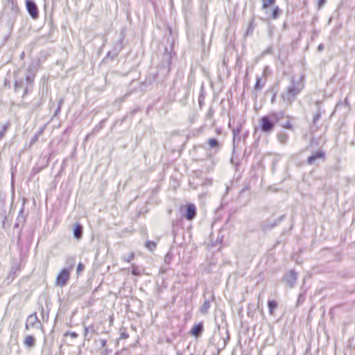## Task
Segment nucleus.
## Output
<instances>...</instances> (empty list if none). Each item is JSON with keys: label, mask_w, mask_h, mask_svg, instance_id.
I'll return each mask as SVG.
<instances>
[{"label": "nucleus", "mask_w": 355, "mask_h": 355, "mask_svg": "<svg viewBox=\"0 0 355 355\" xmlns=\"http://www.w3.org/2000/svg\"><path fill=\"white\" fill-rule=\"evenodd\" d=\"M303 76L297 78L293 77L289 85L281 94L282 99L286 104L291 105L293 101H295L297 95H299L304 89V83L303 82Z\"/></svg>", "instance_id": "nucleus-1"}, {"label": "nucleus", "mask_w": 355, "mask_h": 355, "mask_svg": "<svg viewBox=\"0 0 355 355\" xmlns=\"http://www.w3.org/2000/svg\"><path fill=\"white\" fill-rule=\"evenodd\" d=\"M284 117L289 118L286 116L283 111L272 112L268 114L262 116L259 121V125L261 131L265 134H270L274 128L275 123L280 121Z\"/></svg>", "instance_id": "nucleus-2"}, {"label": "nucleus", "mask_w": 355, "mask_h": 355, "mask_svg": "<svg viewBox=\"0 0 355 355\" xmlns=\"http://www.w3.org/2000/svg\"><path fill=\"white\" fill-rule=\"evenodd\" d=\"M35 73L33 72V68L31 66L27 69L25 79H21L20 80H15V92H17L20 89H24L23 96H26L28 93L29 86L32 85L34 81Z\"/></svg>", "instance_id": "nucleus-3"}, {"label": "nucleus", "mask_w": 355, "mask_h": 355, "mask_svg": "<svg viewBox=\"0 0 355 355\" xmlns=\"http://www.w3.org/2000/svg\"><path fill=\"white\" fill-rule=\"evenodd\" d=\"M72 268L73 264H71L69 268H64L60 270L55 279L56 286L63 287L67 285L69 280L70 273Z\"/></svg>", "instance_id": "nucleus-4"}, {"label": "nucleus", "mask_w": 355, "mask_h": 355, "mask_svg": "<svg viewBox=\"0 0 355 355\" xmlns=\"http://www.w3.org/2000/svg\"><path fill=\"white\" fill-rule=\"evenodd\" d=\"M26 8L33 19L36 20L39 18V10L34 1L26 0Z\"/></svg>", "instance_id": "nucleus-5"}, {"label": "nucleus", "mask_w": 355, "mask_h": 355, "mask_svg": "<svg viewBox=\"0 0 355 355\" xmlns=\"http://www.w3.org/2000/svg\"><path fill=\"white\" fill-rule=\"evenodd\" d=\"M37 324H40V322L37 316V313H33L28 316L25 324V329L30 330L31 328H34Z\"/></svg>", "instance_id": "nucleus-6"}, {"label": "nucleus", "mask_w": 355, "mask_h": 355, "mask_svg": "<svg viewBox=\"0 0 355 355\" xmlns=\"http://www.w3.org/2000/svg\"><path fill=\"white\" fill-rule=\"evenodd\" d=\"M325 153L324 151L319 150L313 153L311 155H310L307 159V164L309 165H313L316 163V162L319 159L324 160Z\"/></svg>", "instance_id": "nucleus-7"}, {"label": "nucleus", "mask_w": 355, "mask_h": 355, "mask_svg": "<svg viewBox=\"0 0 355 355\" xmlns=\"http://www.w3.org/2000/svg\"><path fill=\"white\" fill-rule=\"evenodd\" d=\"M284 279L290 288H293L297 279V275L294 270H291L284 275Z\"/></svg>", "instance_id": "nucleus-8"}, {"label": "nucleus", "mask_w": 355, "mask_h": 355, "mask_svg": "<svg viewBox=\"0 0 355 355\" xmlns=\"http://www.w3.org/2000/svg\"><path fill=\"white\" fill-rule=\"evenodd\" d=\"M196 216V208L194 205L189 204L187 206L184 217L188 220H193Z\"/></svg>", "instance_id": "nucleus-9"}, {"label": "nucleus", "mask_w": 355, "mask_h": 355, "mask_svg": "<svg viewBox=\"0 0 355 355\" xmlns=\"http://www.w3.org/2000/svg\"><path fill=\"white\" fill-rule=\"evenodd\" d=\"M83 227L79 223H76L73 229V237L78 240L80 239L83 236Z\"/></svg>", "instance_id": "nucleus-10"}, {"label": "nucleus", "mask_w": 355, "mask_h": 355, "mask_svg": "<svg viewBox=\"0 0 355 355\" xmlns=\"http://www.w3.org/2000/svg\"><path fill=\"white\" fill-rule=\"evenodd\" d=\"M123 49V37H121L113 46V54L112 60L114 59Z\"/></svg>", "instance_id": "nucleus-11"}, {"label": "nucleus", "mask_w": 355, "mask_h": 355, "mask_svg": "<svg viewBox=\"0 0 355 355\" xmlns=\"http://www.w3.org/2000/svg\"><path fill=\"white\" fill-rule=\"evenodd\" d=\"M35 338L31 335H27L24 340V345L26 347L31 349L35 346Z\"/></svg>", "instance_id": "nucleus-12"}, {"label": "nucleus", "mask_w": 355, "mask_h": 355, "mask_svg": "<svg viewBox=\"0 0 355 355\" xmlns=\"http://www.w3.org/2000/svg\"><path fill=\"white\" fill-rule=\"evenodd\" d=\"M203 331V326L201 323L195 324L191 329V334L196 337L199 336Z\"/></svg>", "instance_id": "nucleus-13"}, {"label": "nucleus", "mask_w": 355, "mask_h": 355, "mask_svg": "<svg viewBox=\"0 0 355 355\" xmlns=\"http://www.w3.org/2000/svg\"><path fill=\"white\" fill-rule=\"evenodd\" d=\"M277 139L282 144H286L288 139V135L286 132H281L277 134Z\"/></svg>", "instance_id": "nucleus-14"}, {"label": "nucleus", "mask_w": 355, "mask_h": 355, "mask_svg": "<svg viewBox=\"0 0 355 355\" xmlns=\"http://www.w3.org/2000/svg\"><path fill=\"white\" fill-rule=\"evenodd\" d=\"M277 306V303L275 300H271L268 302V307L270 315L274 314V311Z\"/></svg>", "instance_id": "nucleus-15"}, {"label": "nucleus", "mask_w": 355, "mask_h": 355, "mask_svg": "<svg viewBox=\"0 0 355 355\" xmlns=\"http://www.w3.org/2000/svg\"><path fill=\"white\" fill-rule=\"evenodd\" d=\"M210 308V301L209 300H205L202 305L200 308V311L201 313L205 314L207 312L209 309Z\"/></svg>", "instance_id": "nucleus-16"}, {"label": "nucleus", "mask_w": 355, "mask_h": 355, "mask_svg": "<svg viewBox=\"0 0 355 355\" xmlns=\"http://www.w3.org/2000/svg\"><path fill=\"white\" fill-rule=\"evenodd\" d=\"M131 273L135 276H139L141 275V270L138 266L132 263L131 266Z\"/></svg>", "instance_id": "nucleus-17"}, {"label": "nucleus", "mask_w": 355, "mask_h": 355, "mask_svg": "<svg viewBox=\"0 0 355 355\" xmlns=\"http://www.w3.org/2000/svg\"><path fill=\"white\" fill-rule=\"evenodd\" d=\"M25 220H26V218H25V216L24 215V208L22 207L18 214V216L17 218V221L21 224H24L25 223Z\"/></svg>", "instance_id": "nucleus-18"}, {"label": "nucleus", "mask_w": 355, "mask_h": 355, "mask_svg": "<svg viewBox=\"0 0 355 355\" xmlns=\"http://www.w3.org/2000/svg\"><path fill=\"white\" fill-rule=\"evenodd\" d=\"M145 246L150 250V251H153L155 250L156 247H157V244L154 241H148L146 242V244H145Z\"/></svg>", "instance_id": "nucleus-19"}, {"label": "nucleus", "mask_w": 355, "mask_h": 355, "mask_svg": "<svg viewBox=\"0 0 355 355\" xmlns=\"http://www.w3.org/2000/svg\"><path fill=\"white\" fill-rule=\"evenodd\" d=\"M43 130H44V128H42L40 129L35 135L34 137L32 138L31 141V144L33 145V144H35V142L37 141V140L39 139V137L42 134L43 132Z\"/></svg>", "instance_id": "nucleus-20"}, {"label": "nucleus", "mask_w": 355, "mask_h": 355, "mask_svg": "<svg viewBox=\"0 0 355 355\" xmlns=\"http://www.w3.org/2000/svg\"><path fill=\"white\" fill-rule=\"evenodd\" d=\"M9 124H5L1 127L0 130V139L3 138L8 131Z\"/></svg>", "instance_id": "nucleus-21"}, {"label": "nucleus", "mask_w": 355, "mask_h": 355, "mask_svg": "<svg viewBox=\"0 0 355 355\" xmlns=\"http://www.w3.org/2000/svg\"><path fill=\"white\" fill-rule=\"evenodd\" d=\"M214 111L211 108H209V111L206 114V121H209L210 125H214V122H212V116H213Z\"/></svg>", "instance_id": "nucleus-22"}, {"label": "nucleus", "mask_w": 355, "mask_h": 355, "mask_svg": "<svg viewBox=\"0 0 355 355\" xmlns=\"http://www.w3.org/2000/svg\"><path fill=\"white\" fill-rule=\"evenodd\" d=\"M276 0H261L262 9L267 8L269 6L272 5Z\"/></svg>", "instance_id": "nucleus-23"}, {"label": "nucleus", "mask_w": 355, "mask_h": 355, "mask_svg": "<svg viewBox=\"0 0 355 355\" xmlns=\"http://www.w3.org/2000/svg\"><path fill=\"white\" fill-rule=\"evenodd\" d=\"M281 13L280 9L277 6L274 8L272 12V18L273 19H277Z\"/></svg>", "instance_id": "nucleus-24"}, {"label": "nucleus", "mask_w": 355, "mask_h": 355, "mask_svg": "<svg viewBox=\"0 0 355 355\" xmlns=\"http://www.w3.org/2000/svg\"><path fill=\"white\" fill-rule=\"evenodd\" d=\"M263 85H261V78L257 77L256 83L254 85V89L257 91H259L262 89Z\"/></svg>", "instance_id": "nucleus-25"}, {"label": "nucleus", "mask_w": 355, "mask_h": 355, "mask_svg": "<svg viewBox=\"0 0 355 355\" xmlns=\"http://www.w3.org/2000/svg\"><path fill=\"white\" fill-rule=\"evenodd\" d=\"M204 99H205V96H204V94H203V89L202 87L200 94H199V96H198V104L200 107H202V105L203 104Z\"/></svg>", "instance_id": "nucleus-26"}, {"label": "nucleus", "mask_w": 355, "mask_h": 355, "mask_svg": "<svg viewBox=\"0 0 355 355\" xmlns=\"http://www.w3.org/2000/svg\"><path fill=\"white\" fill-rule=\"evenodd\" d=\"M63 102H64V99L63 98H60L59 100V101H58V107H57V109H56V110H55V113L53 114V116H56L59 114V112H60V110H61V105L63 103Z\"/></svg>", "instance_id": "nucleus-27"}, {"label": "nucleus", "mask_w": 355, "mask_h": 355, "mask_svg": "<svg viewBox=\"0 0 355 355\" xmlns=\"http://www.w3.org/2000/svg\"><path fill=\"white\" fill-rule=\"evenodd\" d=\"M208 144H209V146L212 147V148L218 146L219 145L218 141L216 139H214V138L210 139L208 141Z\"/></svg>", "instance_id": "nucleus-28"}, {"label": "nucleus", "mask_w": 355, "mask_h": 355, "mask_svg": "<svg viewBox=\"0 0 355 355\" xmlns=\"http://www.w3.org/2000/svg\"><path fill=\"white\" fill-rule=\"evenodd\" d=\"M320 118H321V114L319 112L315 113L313 115V124L315 125L316 124V123L320 119Z\"/></svg>", "instance_id": "nucleus-29"}, {"label": "nucleus", "mask_w": 355, "mask_h": 355, "mask_svg": "<svg viewBox=\"0 0 355 355\" xmlns=\"http://www.w3.org/2000/svg\"><path fill=\"white\" fill-rule=\"evenodd\" d=\"M129 337V334L126 332L125 329H121L120 339H127Z\"/></svg>", "instance_id": "nucleus-30"}, {"label": "nucleus", "mask_w": 355, "mask_h": 355, "mask_svg": "<svg viewBox=\"0 0 355 355\" xmlns=\"http://www.w3.org/2000/svg\"><path fill=\"white\" fill-rule=\"evenodd\" d=\"M135 257V252H132L128 257H123V260L125 262L130 263Z\"/></svg>", "instance_id": "nucleus-31"}, {"label": "nucleus", "mask_w": 355, "mask_h": 355, "mask_svg": "<svg viewBox=\"0 0 355 355\" xmlns=\"http://www.w3.org/2000/svg\"><path fill=\"white\" fill-rule=\"evenodd\" d=\"M84 268H85L84 264L82 263L81 262H80L77 266V274L78 275L80 274L83 271Z\"/></svg>", "instance_id": "nucleus-32"}, {"label": "nucleus", "mask_w": 355, "mask_h": 355, "mask_svg": "<svg viewBox=\"0 0 355 355\" xmlns=\"http://www.w3.org/2000/svg\"><path fill=\"white\" fill-rule=\"evenodd\" d=\"M282 126L284 128H286V129H288L290 130H293V125L291 124V123L290 122V121H288L286 122V123L282 125Z\"/></svg>", "instance_id": "nucleus-33"}, {"label": "nucleus", "mask_w": 355, "mask_h": 355, "mask_svg": "<svg viewBox=\"0 0 355 355\" xmlns=\"http://www.w3.org/2000/svg\"><path fill=\"white\" fill-rule=\"evenodd\" d=\"M232 134H233L234 138H235L236 136L239 135L240 128H232Z\"/></svg>", "instance_id": "nucleus-34"}, {"label": "nucleus", "mask_w": 355, "mask_h": 355, "mask_svg": "<svg viewBox=\"0 0 355 355\" xmlns=\"http://www.w3.org/2000/svg\"><path fill=\"white\" fill-rule=\"evenodd\" d=\"M284 218H285V216H284V215H283V216H280V217L277 219V222H275V223H272V224H270V227H274V226L277 225L278 223H280V222H281V221H282Z\"/></svg>", "instance_id": "nucleus-35"}, {"label": "nucleus", "mask_w": 355, "mask_h": 355, "mask_svg": "<svg viewBox=\"0 0 355 355\" xmlns=\"http://www.w3.org/2000/svg\"><path fill=\"white\" fill-rule=\"evenodd\" d=\"M327 0H319L318 1V8H321L324 6V4L326 3Z\"/></svg>", "instance_id": "nucleus-36"}, {"label": "nucleus", "mask_w": 355, "mask_h": 355, "mask_svg": "<svg viewBox=\"0 0 355 355\" xmlns=\"http://www.w3.org/2000/svg\"><path fill=\"white\" fill-rule=\"evenodd\" d=\"M323 49H324V44H320L318 45V51L319 52H321V51H323Z\"/></svg>", "instance_id": "nucleus-37"}, {"label": "nucleus", "mask_w": 355, "mask_h": 355, "mask_svg": "<svg viewBox=\"0 0 355 355\" xmlns=\"http://www.w3.org/2000/svg\"><path fill=\"white\" fill-rule=\"evenodd\" d=\"M107 341L105 339L101 340V345L102 347H105L106 346Z\"/></svg>", "instance_id": "nucleus-38"}, {"label": "nucleus", "mask_w": 355, "mask_h": 355, "mask_svg": "<svg viewBox=\"0 0 355 355\" xmlns=\"http://www.w3.org/2000/svg\"><path fill=\"white\" fill-rule=\"evenodd\" d=\"M338 31V28H334L332 31H331V34L334 35H336L337 34Z\"/></svg>", "instance_id": "nucleus-39"}, {"label": "nucleus", "mask_w": 355, "mask_h": 355, "mask_svg": "<svg viewBox=\"0 0 355 355\" xmlns=\"http://www.w3.org/2000/svg\"><path fill=\"white\" fill-rule=\"evenodd\" d=\"M112 54H113V51H109V52L107 53V58H110L112 59Z\"/></svg>", "instance_id": "nucleus-40"}, {"label": "nucleus", "mask_w": 355, "mask_h": 355, "mask_svg": "<svg viewBox=\"0 0 355 355\" xmlns=\"http://www.w3.org/2000/svg\"><path fill=\"white\" fill-rule=\"evenodd\" d=\"M20 224H21L20 223L16 221V223L14 225V228H19Z\"/></svg>", "instance_id": "nucleus-41"}, {"label": "nucleus", "mask_w": 355, "mask_h": 355, "mask_svg": "<svg viewBox=\"0 0 355 355\" xmlns=\"http://www.w3.org/2000/svg\"><path fill=\"white\" fill-rule=\"evenodd\" d=\"M71 336L73 337V338H76L78 336L77 334L75 333V332H72L71 334Z\"/></svg>", "instance_id": "nucleus-42"}, {"label": "nucleus", "mask_w": 355, "mask_h": 355, "mask_svg": "<svg viewBox=\"0 0 355 355\" xmlns=\"http://www.w3.org/2000/svg\"><path fill=\"white\" fill-rule=\"evenodd\" d=\"M220 350L218 349L216 354H213L212 355H219Z\"/></svg>", "instance_id": "nucleus-43"}, {"label": "nucleus", "mask_w": 355, "mask_h": 355, "mask_svg": "<svg viewBox=\"0 0 355 355\" xmlns=\"http://www.w3.org/2000/svg\"><path fill=\"white\" fill-rule=\"evenodd\" d=\"M24 57V53L23 52V53H21L20 58H21V59H23Z\"/></svg>", "instance_id": "nucleus-44"}, {"label": "nucleus", "mask_w": 355, "mask_h": 355, "mask_svg": "<svg viewBox=\"0 0 355 355\" xmlns=\"http://www.w3.org/2000/svg\"><path fill=\"white\" fill-rule=\"evenodd\" d=\"M319 104H320V101H316V105H317L318 106H319Z\"/></svg>", "instance_id": "nucleus-45"}, {"label": "nucleus", "mask_w": 355, "mask_h": 355, "mask_svg": "<svg viewBox=\"0 0 355 355\" xmlns=\"http://www.w3.org/2000/svg\"><path fill=\"white\" fill-rule=\"evenodd\" d=\"M229 125L230 128L231 127V122L230 121L229 122V125Z\"/></svg>", "instance_id": "nucleus-46"}, {"label": "nucleus", "mask_w": 355, "mask_h": 355, "mask_svg": "<svg viewBox=\"0 0 355 355\" xmlns=\"http://www.w3.org/2000/svg\"><path fill=\"white\" fill-rule=\"evenodd\" d=\"M42 312L43 313L44 312V309L43 307L42 306Z\"/></svg>", "instance_id": "nucleus-47"}, {"label": "nucleus", "mask_w": 355, "mask_h": 355, "mask_svg": "<svg viewBox=\"0 0 355 355\" xmlns=\"http://www.w3.org/2000/svg\"><path fill=\"white\" fill-rule=\"evenodd\" d=\"M300 297H301V295H299L298 302L300 301Z\"/></svg>", "instance_id": "nucleus-48"}]
</instances>
